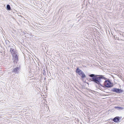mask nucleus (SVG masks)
Returning a JSON list of instances; mask_svg holds the SVG:
<instances>
[{
    "label": "nucleus",
    "mask_w": 124,
    "mask_h": 124,
    "mask_svg": "<svg viewBox=\"0 0 124 124\" xmlns=\"http://www.w3.org/2000/svg\"><path fill=\"white\" fill-rule=\"evenodd\" d=\"M15 51L14 50L13 48H10V52H11V54H12V53H13V52Z\"/></svg>",
    "instance_id": "nucleus-11"
},
{
    "label": "nucleus",
    "mask_w": 124,
    "mask_h": 124,
    "mask_svg": "<svg viewBox=\"0 0 124 124\" xmlns=\"http://www.w3.org/2000/svg\"><path fill=\"white\" fill-rule=\"evenodd\" d=\"M122 118L121 117L116 116L113 119V121L116 123L120 122L121 121V119Z\"/></svg>",
    "instance_id": "nucleus-3"
},
{
    "label": "nucleus",
    "mask_w": 124,
    "mask_h": 124,
    "mask_svg": "<svg viewBox=\"0 0 124 124\" xmlns=\"http://www.w3.org/2000/svg\"><path fill=\"white\" fill-rule=\"evenodd\" d=\"M118 39V38H117V37H116V39Z\"/></svg>",
    "instance_id": "nucleus-14"
},
{
    "label": "nucleus",
    "mask_w": 124,
    "mask_h": 124,
    "mask_svg": "<svg viewBox=\"0 0 124 124\" xmlns=\"http://www.w3.org/2000/svg\"><path fill=\"white\" fill-rule=\"evenodd\" d=\"M43 74L44 75L45 74H46V71H45V69H43Z\"/></svg>",
    "instance_id": "nucleus-12"
},
{
    "label": "nucleus",
    "mask_w": 124,
    "mask_h": 124,
    "mask_svg": "<svg viewBox=\"0 0 124 124\" xmlns=\"http://www.w3.org/2000/svg\"><path fill=\"white\" fill-rule=\"evenodd\" d=\"M13 59L14 60V62H16V63H17L18 60V55L17 54L13 55Z\"/></svg>",
    "instance_id": "nucleus-4"
},
{
    "label": "nucleus",
    "mask_w": 124,
    "mask_h": 124,
    "mask_svg": "<svg viewBox=\"0 0 124 124\" xmlns=\"http://www.w3.org/2000/svg\"><path fill=\"white\" fill-rule=\"evenodd\" d=\"M75 72L79 75L81 72L83 71L80 69L78 67H77L75 70Z\"/></svg>",
    "instance_id": "nucleus-6"
},
{
    "label": "nucleus",
    "mask_w": 124,
    "mask_h": 124,
    "mask_svg": "<svg viewBox=\"0 0 124 124\" xmlns=\"http://www.w3.org/2000/svg\"><path fill=\"white\" fill-rule=\"evenodd\" d=\"M89 76L92 78L91 81L102 87L110 88L113 86L110 80H106L107 78L104 76L92 74L89 75Z\"/></svg>",
    "instance_id": "nucleus-1"
},
{
    "label": "nucleus",
    "mask_w": 124,
    "mask_h": 124,
    "mask_svg": "<svg viewBox=\"0 0 124 124\" xmlns=\"http://www.w3.org/2000/svg\"><path fill=\"white\" fill-rule=\"evenodd\" d=\"M81 76L82 78H83L85 77L86 76L84 73L82 72L79 75Z\"/></svg>",
    "instance_id": "nucleus-7"
},
{
    "label": "nucleus",
    "mask_w": 124,
    "mask_h": 124,
    "mask_svg": "<svg viewBox=\"0 0 124 124\" xmlns=\"http://www.w3.org/2000/svg\"><path fill=\"white\" fill-rule=\"evenodd\" d=\"M115 108H116L118 110L122 109H123L124 108L120 107H115Z\"/></svg>",
    "instance_id": "nucleus-9"
},
{
    "label": "nucleus",
    "mask_w": 124,
    "mask_h": 124,
    "mask_svg": "<svg viewBox=\"0 0 124 124\" xmlns=\"http://www.w3.org/2000/svg\"><path fill=\"white\" fill-rule=\"evenodd\" d=\"M20 107V106H18V107H16V108H18V107Z\"/></svg>",
    "instance_id": "nucleus-13"
},
{
    "label": "nucleus",
    "mask_w": 124,
    "mask_h": 124,
    "mask_svg": "<svg viewBox=\"0 0 124 124\" xmlns=\"http://www.w3.org/2000/svg\"><path fill=\"white\" fill-rule=\"evenodd\" d=\"M6 9L8 10H11V8L9 5L8 4L7 5Z\"/></svg>",
    "instance_id": "nucleus-8"
},
{
    "label": "nucleus",
    "mask_w": 124,
    "mask_h": 124,
    "mask_svg": "<svg viewBox=\"0 0 124 124\" xmlns=\"http://www.w3.org/2000/svg\"><path fill=\"white\" fill-rule=\"evenodd\" d=\"M118 39V38H117V37H116V39Z\"/></svg>",
    "instance_id": "nucleus-15"
},
{
    "label": "nucleus",
    "mask_w": 124,
    "mask_h": 124,
    "mask_svg": "<svg viewBox=\"0 0 124 124\" xmlns=\"http://www.w3.org/2000/svg\"><path fill=\"white\" fill-rule=\"evenodd\" d=\"M12 55V56L14 55H15L16 54H17V52H16L15 51H14L13 53H12V54H11Z\"/></svg>",
    "instance_id": "nucleus-10"
},
{
    "label": "nucleus",
    "mask_w": 124,
    "mask_h": 124,
    "mask_svg": "<svg viewBox=\"0 0 124 124\" xmlns=\"http://www.w3.org/2000/svg\"><path fill=\"white\" fill-rule=\"evenodd\" d=\"M20 69V68L19 67H17L14 69L12 71L15 73H18L19 72L18 70Z\"/></svg>",
    "instance_id": "nucleus-5"
},
{
    "label": "nucleus",
    "mask_w": 124,
    "mask_h": 124,
    "mask_svg": "<svg viewBox=\"0 0 124 124\" xmlns=\"http://www.w3.org/2000/svg\"><path fill=\"white\" fill-rule=\"evenodd\" d=\"M111 90L112 92L117 93H122L124 92L123 90L116 88H113Z\"/></svg>",
    "instance_id": "nucleus-2"
}]
</instances>
